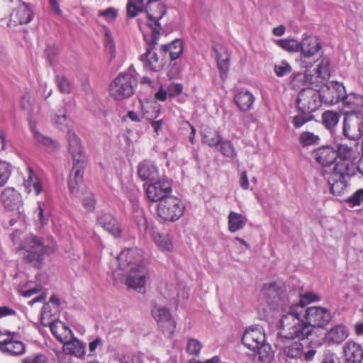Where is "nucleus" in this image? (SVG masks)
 Segmentation results:
<instances>
[{
    "label": "nucleus",
    "instance_id": "19",
    "mask_svg": "<svg viewBox=\"0 0 363 363\" xmlns=\"http://www.w3.org/2000/svg\"><path fill=\"white\" fill-rule=\"evenodd\" d=\"M68 150L73 159V165H86V158L79 138L73 131L67 133Z\"/></svg>",
    "mask_w": 363,
    "mask_h": 363
},
{
    "label": "nucleus",
    "instance_id": "23",
    "mask_svg": "<svg viewBox=\"0 0 363 363\" xmlns=\"http://www.w3.org/2000/svg\"><path fill=\"white\" fill-rule=\"evenodd\" d=\"M354 174H340L337 171L333 169L331 175L326 177L328 184L330 187V191L334 195H340L346 189L347 182L346 178L351 177Z\"/></svg>",
    "mask_w": 363,
    "mask_h": 363
},
{
    "label": "nucleus",
    "instance_id": "11",
    "mask_svg": "<svg viewBox=\"0 0 363 363\" xmlns=\"http://www.w3.org/2000/svg\"><path fill=\"white\" fill-rule=\"evenodd\" d=\"M343 134L350 140H357L363 135V114L361 112L345 111Z\"/></svg>",
    "mask_w": 363,
    "mask_h": 363
},
{
    "label": "nucleus",
    "instance_id": "33",
    "mask_svg": "<svg viewBox=\"0 0 363 363\" xmlns=\"http://www.w3.org/2000/svg\"><path fill=\"white\" fill-rule=\"evenodd\" d=\"M37 121L30 120L29 127L33 133L35 142L40 146L45 147L48 150H51L56 147L57 145L50 138L44 135L36 128Z\"/></svg>",
    "mask_w": 363,
    "mask_h": 363
},
{
    "label": "nucleus",
    "instance_id": "50",
    "mask_svg": "<svg viewBox=\"0 0 363 363\" xmlns=\"http://www.w3.org/2000/svg\"><path fill=\"white\" fill-rule=\"evenodd\" d=\"M318 76L323 79H326L330 77V61L328 58H323L318 65L317 68Z\"/></svg>",
    "mask_w": 363,
    "mask_h": 363
},
{
    "label": "nucleus",
    "instance_id": "26",
    "mask_svg": "<svg viewBox=\"0 0 363 363\" xmlns=\"http://www.w3.org/2000/svg\"><path fill=\"white\" fill-rule=\"evenodd\" d=\"M33 18V13L31 9L26 4H23L20 5L16 10L11 14V24L23 25L27 24L32 21Z\"/></svg>",
    "mask_w": 363,
    "mask_h": 363
},
{
    "label": "nucleus",
    "instance_id": "16",
    "mask_svg": "<svg viewBox=\"0 0 363 363\" xmlns=\"http://www.w3.org/2000/svg\"><path fill=\"white\" fill-rule=\"evenodd\" d=\"M320 93L322 102L328 106L339 103L345 92V86L339 82H331L321 86Z\"/></svg>",
    "mask_w": 363,
    "mask_h": 363
},
{
    "label": "nucleus",
    "instance_id": "12",
    "mask_svg": "<svg viewBox=\"0 0 363 363\" xmlns=\"http://www.w3.org/2000/svg\"><path fill=\"white\" fill-rule=\"evenodd\" d=\"M308 325L311 328V332H313L314 328H323L327 325L331 320L330 311L320 306H311L303 308V314Z\"/></svg>",
    "mask_w": 363,
    "mask_h": 363
},
{
    "label": "nucleus",
    "instance_id": "46",
    "mask_svg": "<svg viewBox=\"0 0 363 363\" xmlns=\"http://www.w3.org/2000/svg\"><path fill=\"white\" fill-rule=\"evenodd\" d=\"M222 140L220 134L216 130L206 132L203 136V141L210 147H217Z\"/></svg>",
    "mask_w": 363,
    "mask_h": 363
},
{
    "label": "nucleus",
    "instance_id": "43",
    "mask_svg": "<svg viewBox=\"0 0 363 363\" xmlns=\"http://www.w3.org/2000/svg\"><path fill=\"white\" fill-rule=\"evenodd\" d=\"M218 147L220 152L225 157L231 160L237 158V152L230 140L222 139Z\"/></svg>",
    "mask_w": 363,
    "mask_h": 363
},
{
    "label": "nucleus",
    "instance_id": "61",
    "mask_svg": "<svg viewBox=\"0 0 363 363\" xmlns=\"http://www.w3.org/2000/svg\"><path fill=\"white\" fill-rule=\"evenodd\" d=\"M283 284L281 281L279 282H271L268 284H264L262 286V290L266 292H274L279 293L281 291Z\"/></svg>",
    "mask_w": 363,
    "mask_h": 363
},
{
    "label": "nucleus",
    "instance_id": "20",
    "mask_svg": "<svg viewBox=\"0 0 363 363\" xmlns=\"http://www.w3.org/2000/svg\"><path fill=\"white\" fill-rule=\"evenodd\" d=\"M140 60L146 71L158 72L164 65V59L158 55L152 45L146 48L145 52L140 56Z\"/></svg>",
    "mask_w": 363,
    "mask_h": 363
},
{
    "label": "nucleus",
    "instance_id": "56",
    "mask_svg": "<svg viewBox=\"0 0 363 363\" xmlns=\"http://www.w3.org/2000/svg\"><path fill=\"white\" fill-rule=\"evenodd\" d=\"M85 196L82 200V204L84 208L87 211H92L95 208L96 200L94 197V195L91 192H87L85 191Z\"/></svg>",
    "mask_w": 363,
    "mask_h": 363
},
{
    "label": "nucleus",
    "instance_id": "8",
    "mask_svg": "<svg viewBox=\"0 0 363 363\" xmlns=\"http://www.w3.org/2000/svg\"><path fill=\"white\" fill-rule=\"evenodd\" d=\"M336 152L337 157L333 169L342 175L354 174L357 170V164L354 150L346 145H339Z\"/></svg>",
    "mask_w": 363,
    "mask_h": 363
},
{
    "label": "nucleus",
    "instance_id": "62",
    "mask_svg": "<svg viewBox=\"0 0 363 363\" xmlns=\"http://www.w3.org/2000/svg\"><path fill=\"white\" fill-rule=\"evenodd\" d=\"M47 357L44 354H37L23 359V363H46Z\"/></svg>",
    "mask_w": 363,
    "mask_h": 363
},
{
    "label": "nucleus",
    "instance_id": "14",
    "mask_svg": "<svg viewBox=\"0 0 363 363\" xmlns=\"http://www.w3.org/2000/svg\"><path fill=\"white\" fill-rule=\"evenodd\" d=\"M152 315L162 333L168 338H172L177 323L169 309L164 306H155L152 310Z\"/></svg>",
    "mask_w": 363,
    "mask_h": 363
},
{
    "label": "nucleus",
    "instance_id": "48",
    "mask_svg": "<svg viewBox=\"0 0 363 363\" xmlns=\"http://www.w3.org/2000/svg\"><path fill=\"white\" fill-rule=\"evenodd\" d=\"M12 172V166L7 162L0 160V187L8 181Z\"/></svg>",
    "mask_w": 363,
    "mask_h": 363
},
{
    "label": "nucleus",
    "instance_id": "30",
    "mask_svg": "<svg viewBox=\"0 0 363 363\" xmlns=\"http://www.w3.org/2000/svg\"><path fill=\"white\" fill-rule=\"evenodd\" d=\"M138 173L143 181H153L158 177V169L154 162L145 160L138 165Z\"/></svg>",
    "mask_w": 363,
    "mask_h": 363
},
{
    "label": "nucleus",
    "instance_id": "42",
    "mask_svg": "<svg viewBox=\"0 0 363 363\" xmlns=\"http://www.w3.org/2000/svg\"><path fill=\"white\" fill-rule=\"evenodd\" d=\"M340 115L338 112L326 111L322 114V121L325 127L333 130L338 123Z\"/></svg>",
    "mask_w": 363,
    "mask_h": 363
},
{
    "label": "nucleus",
    "instance_id": "49",
    "mask_svg": "<svg viewBox=\"0 0 363 363\" xmlns=\"http://www.w3.org/2000/svg\"><path fill=\"white\" fill-rule=\"evenodd\" d=\"M320 300V296L313 292H307L300 296L299 303L293 304L292 306H301L305 308V306Z\"/></svg>",
    "mask_w": 363,
    "mask_h": 363
},
{
    "label": "nucleus",
    "instance_id": "13",
    "mask_svg": "<svg viewBox=\"0 0 363 363\" xmlns=\"http://www.w3.org/2000/svg\"><path fill=\"white\" fill-rule=\"evenodd\" d=\"M119 268L123 271H129L146 267L143 259L142 250L133 247L123 250L117 257Z\"/></svg>",
    "mask_w": 363,
    "mask_h": 363
},
{
    "label": "nucleus",
    "instance_id": "32",
    "mask_svg": "<svg viewBox=\"0 0 363 363\" xmlns=\"http://www.w3.org/2000/svg\"><path fill=\"white\" fill-rule=\"evenodd\" d=\"M21 108L26 112L27 120L30 123V120H36V116L39 113L40 108L38 104H35L34 99H33L28 93L23 95L21 99Z\"/></svg>",
    "mask_w": 363,
    "mask_h": 363
},
{
    "label": "nucleus",
    "instance_id": "15",
    "mask_svg": "<svg viewBox=\"0 0 363 363\" xmlns=\"http://www.w3.org/2000/svg\"><path fill=\"white\" fill-rule=\"evenodd\" d=\"M322 46L319 40L315 37L305 38L301 43H300L301 51V65L304 68L311 67L314 61L311 60L315 55L321 49Z\"/></svg>",
    "mask_w": 363,
    "mask_h": 363
},
{
    "label": "nucleus",
    "instance_id": "54",
    "mask_svg": "<svg viewBox=\"0 0 363 363\" xmlns=\"http://www.w3.org/2000/svg\"><path fill=\"white\" fill-rule=\"evenodd\" d=\"M68 119L69 116L67 114V111L65 109H60L55 114L52 120L57 125L66 126Z\"/></svg>",
    "mask_w": 363,
    "mask_h": 363
},
{
    "label": "nucleus",
    "instance_id": "3",
    "mask_svg": "<svg viewBox=\"0 0 363 363\" xmlns=\"http://www.w3.org/2000/svg\"><path fill=\"white\" fill-rule=\"evenodd\" d=\"M138 85L137 73L133 66L120 73L110 84V95L116 100H123L132 96Z\"/></svg>",
    "mask_w": 363,
    "mask_h": 363
},
{
    "label": "nucleus",
    "instance_id": "59",
    "mask_svg": "<svg viewBox=\"0 0 363 363\" xmlns=\"http://www.w3.org/2000/svg\"><path fill=\"white\" fill-rule=\"evenodd\" d=\"M42 289L41 285L35 284L33 287H29L27 289V286H25L21 289V294L26 298H28L33 294H35L40 292Z\"/></svg>",
    "mask_w": 363,
    "mask_h": 363
},
{
    "label": "nucleus",
    "instance_id": "7",
    "mask_svg": "<svg viewBox=\"0 0 363 363\" xmlns=\"http://www.w3.org/2000/svg\"><path fill=\"white\" fill-rule=\"evenodd\" d=\"M185 206L179 198L170 196L157 204V213L163 221L174 222L184 214Z\"/></svg>",
    "mask_w": 363,
    "mask_h": 363
},
{
    "label": "nucleus",
    "instance_id": "4",
    "mask_svg": "<svg viewBox=\"0 0 363 363\" xmlns=\"http://www.w3.org/2000/svg\"><path fill=\"white\" fill-rule=\"evenodd\" d=\"M167 9L164 4L158 2H151L147 10L144 13L145 21L142 18H138V26L144 33L146 39L147 34L150 33L152 41L155 43V40L162 29L160 20L166 14Z\"/></svg>",
    "mask_w": 363,
    "mask_h": 363
},
{
    "label": "nucleus",
    "instance_id": "31",
    "mask_svg": "<svg viewBox=\"0 0 363 363\" xmlns=\"http://www.w3.org/2000/svg\"><path fill=\"white\" fill-rule=\"evenodd\" d=\"M343 351L347 362L352 363L360 362L363 358L362 347L354 342H346L344 345Z\"/></svg>",
    "mask_w": 363,
    "mask_h": 363
},
{
    "label": "nucleus",
    "instance_id": "47",
    "mask_svg": "<svg viewBox=\"0 0 363 363\" xmlns=\"http://www.w3.org/2000/svg\"><path fill=\"white\" fill-rule=\"evenodd\" d=\"M35 213L40 224L43 226L48 224L49 220V212L45 210V204L43 202H38V208Z\"/></svg>",
    "mask_w": 363,
    "mask_h": 363
},
{
    "label": "nucleus",
    "instance_id": "9",
    "mask_svg": "<svg viewBox=\"0 0 363 363\" xmlns=\"http://www.w3.org/2000/svg\"><path fill=\"white\" fill-rule=\"evenodd\" d=\"M323 104L320 93L313 88L302 89L298 95L296 105L298 110L305 115L317 111Z\"/></svg>",
    "mask_w": 363,
    "mask_h": 363
},
{
    "label": "nucleus",
    "instance_id": "18",
    "mask_svg": "<svg viewBox=\"0 0 363 363\" xmlns=\"http://www.w3.org/2000/svg\"><path fill=\"white\" fill-rule=\"evenodd\" d=\"M303 349V345L296 341L284 346L282 352L289 358L300 359L307 362L312 361L316 354V350L310 348L304 352Z\"/></svg>",
    "mask_w": 363,
    "mask_h": 363
},
{
    "label": "nucleus",
    "instance_id": "36",
    "mask_svg": "<svg viewBox=\"0 0 363 363\" xmlns=\"http://www.w3.org/2000/svg\"><path fill=\"white\" fill-rule=\"evenodd\" d=\"M50 328L52 333L60 342H64L68 340L69 337L73 336L70 328L60 321L52 322L50 324Z\"/></svg>",
    "mask_w": 363,
    "mask_h": 363
},
{
    "label": "nucleus",
    "instance_id": "44",
    "mask_svg": "<svg viewBox=\"0 0 363 363\" xmlns=\"http://www.w3.org/2000/svg\"><path fill=\"white\" fill-rule=\"evenodd\" d=\"M275 43L288 52H298L300 50V43L294 38L275 40Z\"/></svg>",
    "mask_w": 363,
    "mask_h": 363
},
{
    "label": "nucleus",
    "instance_id": "35",
    "mask_svg": "<svg viewBox=\"0 0 363 363\" xmlns=\"http://www.w3.org/2000/svg\"><path fill=\"white\" fill-rule=\"evenodd\" d=\"M161 50L165 54L168 55L170 60H177L183 53L184 43L181 39H175L170 43L162 45Z\"/></svg>",
    "mask_w": 363,
    "mask_h": 363
},
{
    "label": "nucleus",
    "instance_id": "53",
    "mask_svg": "<svg viewBox=\"0 0 363 363\" xmlns=\"http://www.w3.org/2000/svg\"><path fill=\"white\" fill-rule=\"evenodd\" d=\"M274 70L277 77H282L291 72V67L287 62L282 61L274 65Z\"/></svg>",
    "mask_w": 363,
    "mask_h": 363
},
{
    "label": "nucleus",
    "instance_id": "21",
    "mask_svg": "<svg viewBox=\"0 0 363 363\" xmlns=\"http://www.w3.org/2000/svg\"><path fill=\"white\" fill-rule=\"evenodd\" d=\"M86 165H73L68 181V189L70 194L79 198L85 194L86 189L81 188L83 180L84 170Z\"/></svg>",
    "mask_w": 363,
    "mask_h": 363
},
{
    "label": "nucleus",
    "instance_id": "27",
    "mask_svg": "<svg viewBox=\"0 0 363 363\" xmlns=\"http://www.w3.org/2000/svg\"><path fill=\"white\" fill-rule=\"evenodd\" d=\"M18 334L14 332V335H11V338L9 341L6 340L4 344L0 345V351L7 355L18 356L25 352L24 344L16 340Z\"/></svg>",
    "mask_w": 363,
    "mask_h": 363
},
{
    "label": "nucleus",
    "instance_id": "1",
    "mask_svg": "<svg viewBox=\"0 0 363 363\" xmlns=\"http://www.w3.org/2000/svg\"><path fill=\"white\" fill-rule=\"evenodd\" d=\"M301 306H291L288 311L283 314L279 320V338L284 340H304L312 334L303 315Z\"/></svg>",
    "mask_w": 363,
    "mask_h": 363
},
{
    "label": "nucleus",
    "instance_id": "25",
    "mask_svg": "<svg viewBox=\"0 0 363 363\" xmlns=\"http://www.w3.org/2000/svg\"><path fill=\"white\" fill-rule=\"evenodd\" d=\"M99 224L115 238L121 235V228L118 220L110 213H104L99 216Z\"/></svg>",
    "mask_w": 363,
    "mask_h": 363
},
{
    "label": "nucleus",
    "instance_id": "39",
    "mask_svg": "<svg viewBox=\"0 0 363 363\" xmlns=\"http://www.w3.org/2000/svg\"><path fill=\"white\" fill-rule=\"evenodd\" d=\"M341 101L343 107L351 110L350 111H355V109L363 107V96L355 93H345Z\"/></svg>",
    "mask_w": 363,
    "mask_h": 363
},
{
    "label": "nucleus",
    "instance_id": "63",
    "mask_svg": "<svg viewBox=\"0 0 363 363\" xmlns=\"http://www.w3.org/2000/svg\"><path fill=\"white\" fill-rule=\"evenodd\" d=\"M311 119L310 116L298 115L294 117L293 124L295 128H299Z\"/></svg>",
    "mask_w": 363,
    "mask_h": 363
},
{
    "label": "nucleus",
    "instance_id": "37",
    "mask_svg": "<svg viewBox=\"0 0 363 363\" xmlns=\"http://www.w3.org/2000/svg\"><path fill=\"white\" fill-rule=\"evenodd\" d=\"M64 350L77 357H82L85 354V345L77 338L73 337L71 340H67L64 342Z\"/></svg>",
    "mask_w": 363,
    "mask_h": 363
},
{
    "label": "nucleus",
    "instance_id": "10",
    "mask_svg": "<svg viewBox=\"0 0 363 363\" xmlns=\"http://www.w3.org/2000/svg\"><path fill=\"white\" fill-rule=\"evenodd\" d=\"M1 201L6 210L9 211H16L18 220L20 223L25 221L26 216L23 208V201L21 194L13 187L5 188L1 194Z\"/></svg>",
    "mask_w": 363,
    "mask_h": 363
},
{
    "label": "nucleus",
    "instance_id": "22",
    "mask_svg": "<svg viewBox=\"0 0 363 363\" xmlns=\"http://www.w3.org/2000/svg\"><path fill=\"white\" fill-rule=\"evenodd\" d=\"M129 275L125 280V284L138 292L145 291V283L148 277V271L146 267L140 269L129 270Z\"/></svg>",
    "mask_w": 363,
    "mask_h": 363
},
{
    "label": "nucleus",
    "instance_id": "29",
    "mask_svg": "<svg viewBox=\"0 0 363 363\" xmlns=\"http://www.w3.org/2000/svg\"><path fill=\"white\" fill-rule=\"evenodd\" d=\"M23 186L28 194L33 190L35 195L38 196L43 191V184L40 179L30 167H27V177L24 179Z\"/></svg>",
    "mask_w": 363,
    "mask_h": 363
},
{
    "label": "nucleus",
    "instance_id": "6",
    "mask_svg": "<svg viewBox=\"0 0 363 363\" xmlns=\"http://www.w3.org/2000/svg\"><path fill=\"white\" fill-rule=\"evenodd\" d=\"M134 218L140 230L149 233L155 244L163 250H170L172 247V242L170 236L166 233L150 229L147 220L145 216L144 211L136 203L133 204Z\"/></svg>",
    "mask_w": 363,
    "mask_h": 363
},
{
    "label": "nucleus",
    "instance_id": "38",
    "mask_svg": "<svg viewBox=\"0 0 363 363\" xmlns=\"http://www.w3.org/2000/svg\"><path fill=\"white\" fill-rule=\"evenodd\" d=\"M247 222V218L246 216L234 211H230L228 216V230L231 233H235L242 229Z\"/></svg>",
    "mask_w": 363,
    "mask_h": 363
},
{
    "label": "nucleus",
    "instance_id": "52",
    "mask_svg": "<svg viewBox=\"0 0 363 363\" xmlns=\"http://www.w3.org/2000/svg\"><path fill=\"white\" fill-rule=\"evenodd\" d=\"M104 41L106 50L111 54L112 57H114L116 54L115 43L110 30L106 28H105Z\"/></svg>",
    "mask_w": 363,
    "mask_h": 363
},
{
    "label": "nucleus",
    "instance_id": "64",
    "mask_svg": "<svg viewBox=\"0 0 363 363\" xmlns=\"http://www.w3.org/2000/svg\"><path fill=\"white\" fill-rule=\"evenodd\" d=\"M121 363H142V362L138 355L128 354L123 357Z\"/></svg>",
    "mask_w": 363,
    "mask_h": 363
},
{
    "label": "nucleus",
    "instance_id": "58",
    "mask_svg": "<svg viewBox=\"0 0 363 363\" xmlns=\"http://www.w3.org/2000/svg\"><path fill=\"white\" fill-rule=\"evenodd\" d=\"M167 89L169 97L172 98L178 96L182 92L183 86L179 83H171L168 85Z\"/></svg>",
    "mask_w": 363,
    "mask_h": 363
},
{
    "label": "nucleus",
    "instance_id": "51",
    "mask_svg": "<svg viewBox=\"0 0 363 363\" xmlns=\"http://www.w3.org/2000/svg\"><path fill=\"white\" fill-rule=\"evenodd\" d=\"M345 201L350 207L363 205V189L356 191L351 196L348 197Z\"/></svg>",
    "mask_w": 363,
    "mask_h": 363
},
{
    "label": "nucleus",
    "instance_id": "60",
    "mask_svg": "<svg viewBox=\"0 0 363 363\" xmlns=\"http://www.w3.org/2000/svg\"><path fill=\"white\" fill-rule=\"evenodd\" d=\"M57 83L61 92L69 93L71 90V86L68 80L64 77H57Z\"/></svg>",
    "mask_w": 363,
    "mask_h": 363
},
{
    "label": "nucleus",
    "instance_id": "34",
    "mask_svg": "<svg viewBox=\"0 0 363 363\" xmlns=\"http://www.w3.org/2000/svg\"><path fill=\"white\" fill-rule=\"evenodd\" d=\"M234 100L242 111L247 112L252 108L255 98L251 92L242 89L235 94Z\"/></svg>",
    "mask_w": 363,
    "mask_h": 363
},
{
    "label": "nucleus",
    "instance_id": "24",
    "mask_svg": "<svg viewBox=\"0 0 363 363\" xmlns=\"http://www.w3.org/2000/svg\"><path fill=\"white\" fill-rule=\"evenodd\" d=\"M313 155L314 159L323 167L333 164L337 157L336 150L330 146L320 147L314 150Z\"/></svg>",
    "mask_w": 363,
    "mask_h": 363
},
{
    "label": "nucleus",
    "instance_id": "45",
    "mask_svg": "<svg viewBox=\"0 0 363 363\" xmlns=\"http://www.w3.org/2000/svg\"><path fill=\"white\" fill-rule=\"evenodd\" d=\"M320 137L312 132L304 131L299 135V143L303 147L318 145Z\"/></svg>",
    "mask_w": 363,
    "mask_h": 363
},
{
    "label": "nucleus",
    "instance_id": "5",
    "mask_svg": "<svg viewBox=\"0 0 363 363\" xmlns=\"http://www.w3.org/2000/svg\"><path fill=\"white\" fill-rule=\"evenodd\" d=\"M21 250L23 251V259L27 262H40L43 255L50 254L55 251V246L45 245L41 240L33 235H29L21 243Z\"/></svg>",
    "mask_w": 363,
    "mask_h": 363
},
{
    "label": "nucleus",
    "instance_id": "17",
    "mask_svg": "<svg viewBox=\"0 0 363 363\" xmlns=\"http://www.w3.org/2000/svg\"><path fill=\"white\" fill-rule=\"evenodd\" d=\"M172 191V185L167 179H161L147 186L146 194L149 201L158 202L169 197Z\"/></svg>",
    "mask_w": 363,
    "mask_h": 363
},
{
    "label": "nucleus",
    "instance_id": "28",
    "mask_svg": "<svg viewBox=\"0 0 363 363\" xmlns=\"http://www.w3.org/2000/svg\"><path fill=\"white\" fill-rule=\"evenodd\" d=\"M349 335L347 328L342 324L332 327L325 335V340L329 345H339Z\"/></svg>",
    "mask_w": 363,
    "mask_h": 363
},
{
    "label": "nucleus",
    "instance_id": "41",
    "mask_svg": "<svg viewBox=\"0 0 363 363\" xmlns=\"http://www.w3.org/2000/svg\"><path fill=\"white\" fill-rule=\"evenodd\" d=\"M217 61L218 68L220 71L221 77L226 75L229 67L230 55L225 50L219 51L214 49Z\"/></svg>",
    "mask_w": 363,
    "mask_h": 363
},
{
    "label": "nucleus",
    "instance_id": "40",
    "mask_svg": "<svg viewBox=\"0 0 363 363\" xmlns=\"http://www.w3.org/2000/svg\"><path fill=\"white\" fill-rule=\"evenodd\" d=\"M150 4V0H128L126 8L128 16L135 17L139 13H143Z\"/></svg>",
    "mask_w": 363,
    "mask_h": 363
},
{
    "label": "nucleus",
    "instance_id": "57",
    "mask_svg": "<svg viewBox=\"0 0 363 363\" xmlns=\"http://www.w3.org/2000/svg\"><path fill=\"white\" fill-rule=\"evenodd\" d=\"M202 348V345L196 339H189L187 344V352L190 354L197 355Z\"/></svg>",
    "mask_w": 363,
    "mask_h": 363
},
{
    "label": "nucleus",
    "instance_id": "55",
    "mask_svg": "<svg viewBox=\"0 0 363 363\" xmlns=\"http://www.w3.org/2000/svg\"><path fill=\"white\" fill-rule=\"evenodd\" d=\"M99 16L104 17V19L111 23L116 20L118 16V10L115 8L110 7L105 10H101L99 11Z\"/></svg>",
    "mask_w": 363,
    "mask_h": 363
},
{
    "label": "nucleus",
    "instance_id": "2",
    "mask_svg": "<svg viewBox=\"0 0 363 363\" xmlns=\"http://www.w3.org/2000/svg\"><path fill=\"white\" fill-rule=\"evenodd\" d=\"M265 342V333L261 327L252 326L247 328L242 337L243 345L256 352L259 361L269 363L274 358V352L271 346Z\"/></svg>",
    "mask_w": 363,
    "mask_h": 363
}]
</instances>
